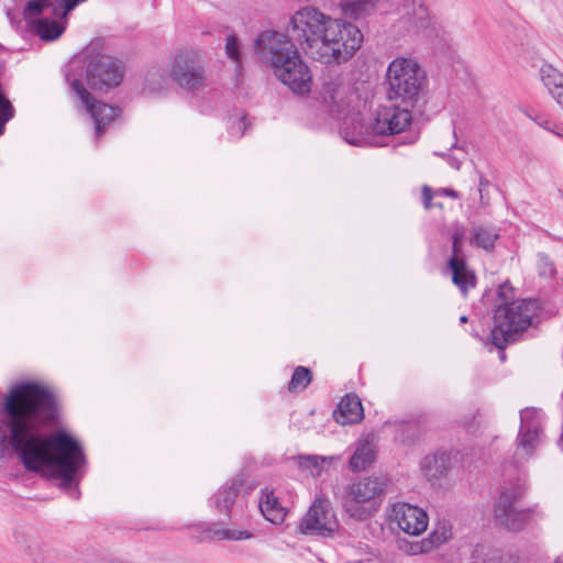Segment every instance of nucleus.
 Listing matches in <instances>:
<instances>
[{
    "label": "nucleus",
    "instance_id": "nucleus-36",
    "mask_svg": "<svg viewBox=\"0 0 563 563\" xmlns=\"http://www.w3.org/2000/svg\"><path fill=\"white\" fill-rule=\"evenodd\" d=\"M225 53L229 58L240 64V44L235 35H229L227 37Z\"/></svg>",
    "mask_w": 563,
    "mask_h": 563
},
{
    "label": "nucleus",
    "instance_id": "nucleus-1",
    "mask_svg": "<svg viewBox=\"0 0 563 563\" xmlns=\"http://www.w3.org/2000/svg\"><path fill=\"white\" fill-rule=\"evenodd\" d=\"M5 421L0 420V461L12 449L24 467L76 488L85 476L87 457L80 442L66 430L43 431L58 415L55 395L35 383L14 386L4 400Z\"/></svg>",
    "mask_w": 563,
    "mask_h": 563
},
{
    "label": "nucleus",
    "instance_id": "nucleus-15",
    "mask_svg": "<svg viewBox=\"0 0 563 563\" xmlns=\"http://www.w3.org/2000/svg\"><path fill=\"white\" fill-rule=\"evenodd\" d=\"M399 27L407 33L426 32L431 26V18L421 0H405L399 10Z\"/></svg>",
    "mask_w": 563,
    "mask_h": 563
},
{
    "label": "nucleus",
    "instance_id": "nucleus-32",
    "mask_svg": "<svg viewBox=\"0 0 563 563\" xmlns=\"http://www.w3.org/2000/svg\"><path fill=\"white\" fill-rule=\"evenodd\" d=\"M433 196H448L453 199H457L460 197L459 192L450 189V188H441L434 192H432L431 188L428 186H424L422 188V198H423V206L426 209H431L433 207L431 200ZM434 206L442 207L440 203H434Z\"/></svg>",
    "mask_w": 563,
    "mask_h": 563
},
{
    "label": "nucleus",
    "instance_id": "nucleus-10",
    "mask_svg": "<svg viewBox=\"0 0 563 563\" xmlns=\"http://www.w3.org/2000/svg\"><path fill=\"white\" fill-rule=\"evenodd\" d=\"M544 415L536 407L520 410V428L516 440V456L527 459L534 454L543 439Z\"/></svg>",
    "mask_w": 563,
    "mask_h": 563
},
{
    "label": "nucleus",
    "instance_id": "nucleus-21",
    "mask_svg": "<svg viewBox=\"0 0 563 563\" xmlns=\"http://www.w3.org/2000/svg\"><path fill=\"white\" fill-rule=\"evenodd\" d=\"M258 507L263 516L274 525L282 523L285 519V508L278 501L273 490L267 488L262 492Z\"/></svg>",
    "mask_w": 563,
    "mask_h": 563
},
{
    "label": "nucleus",
    "instance_id": "nucleus-37",
    "mask_svg": "<svg viewBox=\"0 0 563 563\" xmlns=\"http://www.w3.org/2000/svg\"><path fill=\"white\" fill-rule=\"evenodd\" d=\"M86 0H55L53 12L56 15H67L78 3L85 2Z\"/></svg>",
    "mask_w": 563,
    "mask_h": 563
},
{
    "label": "nucleus",
    "instance_id": "nucleus-44",
    "mask_svg": "<svg viewBox=\"0 0 563 563\" xmlns=\"http://www.w3.org/2000/svg\"><path fill=\"white\" fill-rule=\"evenodd\" d=\"M460 322H461V323H465V322H467V317H466V316H462V317L460 318Z\"/></svg>",
    "mask_w": 563,
    "mask_h": 563
},
{
    "label": "nucleus",
    "instance_id": "nucleus-31",
    "mask_svg": "<svg viewBox=\"0 0 563 563\" xmlns=\"http://www.w3.org/2000/svg\"><path fill=\"white\" fill-rule=\"evenodd\" d=\"M312 378L311 372L309 368L303 366H298L291 376L289 382L288 389L290 391H302L310 384Z\"/></svg>",
    "mask_w": 563,
    "mask_h": 563
},
{
    "label": "nucleus",
    "instance_id": "nucleus-41",
    "mask_svg": "<svg viewBox=\"0 0 563 563\" xmlns=\"http://www.w3.org/2000/svg\"><path fill=\"white\" fill-rule=\"evenodd\" d=\"M488 186H489V181L485 177L481 176L479 183H478V192H479L481 205L483 207L489 206V199H486L485 197H483V191H486Z\"/></svg>",
    "mask_w": 563,
    "mask_h": 563
},
{
    "label": "nucleus",
    "instance_id": "nucleus-45",
    "mask_svg": "<svg viewBox=\"0 0 563 563\" xmlns=\"http://www.w3.org/2000/svg\"><path fill=\"white\" fill-rule=\"evenodd\" d=\"M562 128H563V125H559V124L554 123V129H555L556 131H560Z\"/></svg>",
    "mask_w": 563,
    "mask_h": 563
},
{
    "label": "nucleus",
    "instance_id": "nucleus-3",
    "mask_svg": "<svg viewBox=\"0 0 563 563\" xmlns=\"http://www.w3.org/2000/svg\"><path fill=\"white\" fill-rule=\"evenodd\" d=\"M84 73L91 89L107 91L122 82L125 68L121 60L110 55L95 54V48L88 46L82 57L74 60L66 73V81L78 107L93 120L96 135L100 136L107 124L119 115L120 109L95 100L81 81Z\"/></svg>",
    "mask_w": 563,
    "mask_h": 563
},
{
    "label": "nucleus",
    "instance_id": "nucleus-17",
    "mask_svg": "<svg viewBox=\"0 0 563 563\" xmlns=\"http://www.w3.org/2000/svg\"><path fill=\"white\" fill-rule=\"evenodd\" d=\"M539 77L549 95L563 110V73L550 64L539 69Z\"/></svg>",
    "mask_w": 563,
    "mask_h": 563
},
{
    "label": "nucleus",
    "instance_id": "nucleus-8",
    "mask_svg": "<svg viewBox=\"0 0 563 563\" xmlns=\"http://www.w3.org/2000/svg\"><path fill=\"white\" fill-rule=\"evenodd\" d=\"M170 78L183 89L195 91L206 85V71L199 54L191 49L179 51L169 65Z\"/></svg>",
    "mask_w": 563,
    "mask_h": 563
},
{
    "label": "nucleus",
    "instance_id": "nucleus-39",
    "mask_svg": "<svg viewBox=\"0 0 563 563\" xmlns=\"http://www.w3.org/2000/svg\"><path fill=\"white\" fill-rule=\"evenodd\" d=\"M246 130V122L244 117L235 118L230 125V133L232 135L242 136Z\"/></svg>",
    "mask_w": 563,
    "mask_h": 563
},
{
    "label": "nucleus",
    "instance_id": "nucleus-2",
    "mask_svg": "<svg viewBox=\"0 0 563 563\" xmlns=\"http://www.w3.org/2000/svg\"><path fill=\"white\" fill-rule=\"evenodd\" d=\"M289 25L301 47L324 64L347 62L363 43V34L356 25L311 4L296 10Z\"/></svg>",
    "mask_w": 563,
    "mask_h": 563
},
{
    "label": "nucleus",
    "instance_id": "nucleus-23",
    "mask_svg": "<svg viewBox=\"0 0 563 563\" xmlns=\"http://www.w3.org/2000/svg\"><path fill=\"white\" fill-rule=\"evenodd\" d=\"M448 468L449 456L445 453L430 454L421 461V471L429 481L441 478Z\"/></svg>",
    "mask_w": 563,
    "mask_h": 563
},
{
    "label": "nucleus",
    "instance_id": "nucleus-27",
    "mask_svg": "<svg viewBox=\"0 0 563 563\" xmlns=\"http://www.w3.org/2000/svg\"><path fill=\"white\" fill-rule=\"evenodd\" d=\"M498 236L495 229L484 225L475 227L471 231V242L485 250L492 249Z\"/></svg>",
    "mask_w": 563,
    "mask_h": 563
},
{
    "label": "nucleus",
    "instance_id": "nucleus-30",
    "mask_svg": "<svg viewBox=\"0 0 563 563\" xmlns=\"http://www.w3.org/2000/svg\"><path fill=\"white\" fill-rule=\"evenodd\" d=\"M209 538L213 540H232V541H242V540H249L253 537V534L246 530H240V529H223V528H216L209 530Z\"/></svg>",
    "mask_w": 563,
    "mask_h": 563
},
{
    "label": "nucleus",
    "instance_id": "nucleus-7",
    "mask_svg": "<svg viewBox=\"0 0 563 563\" xmlns=\"http://www.w3.org/2000/svg\"><path fill=\"white\" fill-rule=\"evenodd\" d=\"M383 492V483L378 478L367 477L358 481L347 488L343 501L344 509L352 518L367 519L376 512V498Z\"/></svg>",
    "mask_w": 563,
    "mask_h": 563
},
{
    "label": "nucleus",
    "instance_id": "nucleus-25",
    "mask_svg": "<svg viewBox=\"0 0 563 563\" xmlns=\"http://www.w3.org/2000/svg\"><path fill=\"white\" fill-rule=\"evenodd\" d=\"M33 26L35 33L44 41H54L65 31V26L62 23L48 18L33 21Z\"/></svg>",
    "mask_w": 563,
    "mask_h": 563
},
{
    "label": "nucleus",
    "instance_id": "nucleus-9",
    "mask_svg": "<svg viewBox=\"0 0 563 563\" xmlns=\"http://www.w3.org/2000/svg\"><path fill=\"white\" fill-rule=\"evenodd\" d=\"M320 98L323 106L333 114H351L350 120L355 121V104L358 101L352 85L341 77L330 78L322 84Z\"/></svg>",
    "mask_w": 563,
    "mask_h": 563
},
{
    "label": "nucleus",
    "instance_id": "nucleus-42",
    "mask_svg": "<svg viewBox=\"0 0 563 563\" xmlns=\"http://www.w3.org/2000/svg\"><path fill=\"white\" fill-rule=\"evenodd\" d=\"M537 122L544 130H548V131L552 132L556 136L563 137V128L560 131H556L554 129V122H552L551 120H549V119H541V120H539Z\"/></svg>",
    "mask_w": 563,
    "mask_h": 563
},
{
    "label": "nucleus",
    "instance_id": "nucleus-20",
    "mask_svg": "<svg viewBox=\"0 0 563 563\" xmlns=\"http://www.w3.org/2000/svg\"><path fill=\"white\" fill-rule=\"evenodd\" d=\"M22 554L24 560L30 563H52L55 559L52 547L38 539H29Z\"/></svg>",
    "mask_w": 563,
    "mask_h": 563
},
{
    "label": "nucleus",
    "instance_id": "nucleus-16",
    "mask_svg": "<svg viewBox=\"0 0 563 563\" xmlns=\"http://www.w3.org/2000/svg\"><path fill=\"white\" fill-rule=\"evenodd\" d=\"M243 485L240 477H234L230 483L219 487V489L210 498V506L217 514L223 515L225 518H232V511L239 504V494Z\"/></svg>",
    "mask_w": 563,
    "mask_h": 563
},
{
    "label": "nucleus",
    "instance_id": "nucleus-4",
    "mask_svg": "<svg viewBox=\"0 0 563 563\" xmlns=\"http://www.w3.org/2000/svg\"><path fill=\"white\" fill-rule=\"evenodd\" d=\"M255 49L271 64L274 75L294 92L303 95L310 91V69L288 35L272 30L264 31L255 41Z\"/></svg>",
    "mask_w": 563,
    "mask_h": 563
},
{
    "label": "nucleus",
    "instance_id": "nucleus-43",
    "mask_svg": "<svg viewBox=\"0 0 563 563\" xmlns=\"http://www.w3.org/2000/svg\"><path fill=\"white\" fill-rule=\"evenodd\" d=\"M448 162H449V164H450V166H451L452 168H454V169H456V170H459V169H460V167H461V161H460L459 158L453 157V156H451V155H448Z\"/></svg>",
    "mask_w": 563,
    "mask_h": 563
},
{
    "label": "nucleus",
    "instance_id": "nucleus-34",
    "mask_svg": "<svg viewBox=\"0 0 563 563\" xmlns=\"http://www.w3.org/2000/svg\"><path fill=\"white\" fill-rule=\"evenodd\" d=\"M344 115L346 117V119H345V122H344V126H343V128H342V130H341V133H342L343 139H344L347 143H350V144H352V145H356V146L362 145V144H363V142H364V136H363V134H362L363 125H362L361 123H357V126H354V130H357V129H358L357 134H355V135H350L349 128H347V117H349L350 114H347V115H346V114H344Z\"/></svg>",
    "mask_w": 563,
    "mask_h": 563
},
{
    "label": "nucleus",
    "instance_id": "nucleus-29",
    "mask_svg": "<svg viewBox=\"0 0 563 563\" xmlns=\"http://www.w3.org/2000/svg\"><path fill=\"white\" fill-rule=\"evenodd\" d=\"M168 88L167 77L157 68L150 69L145 75V89L151 93H162Z\"/></svg>",
    "mask_w": 563,
    "mask_h": 563
},
{
    "label": "nucleus",
    "instance_id": "nucleus-38",
    "mask_svg": "<svg viewBox=\"0 0 563 563\" xmlns=\"http://www.w3.org/2000/svg\"><path fill=\"white\" fill-rule=\"evenodd\" d=\"M463 238H464V228L456 227L454 229L453 234H452V239H453V245H452L453 256H460V254L462 252Z\"/></svg>",
    "mask_w": 563,
    "mask_h": 563
},
{
    "label": "nucleus",
    "instance_id": "nucleus-28",
    "mask_svg": "<svg viewBox=\"0 0 563 563\" xmlns=\"http://www.w3.org/2000/svg\"><path fill=\"white\" fill-rule=\"evenodd\" d=\"M453 536L452 525L449 520L442 519L434 523V528L429 533L427 540L432 549L440 547L449 541Z\"/></svg>",
    "mask_w": 563,
    "mask_h": 563
},
{
    "label": "nucleus",
    "instance_id": "nucleus-35",
    "mask_svg": "<svg viewBox=\"0 0 563 563\" xmlns=\"http://www.w3.org/2000/svg\"><path fill=\"white\" fill-rule=\"evenodd\" d=\"M537 268L540 276L543 277H552L555 273V267L553 262L549 258V256L544 254L538 255Z\"/></svg>",
    "mask_w": 563,
    "mask_h": 563
},
{
    "label": "nucleus",
    "instance_id": "nucleus-46",
    "mask_svg": "<svg viewBox=\"0 0 563 563\" xmlns=\"http://www.w3.org/2000/svg\"><path fill=\"white\" fill-rule=\"evenodd\" d=\"M483 197H485L486 199H489L486 191H483Z\"/></svg>",
    "mask_w": 563,
    "mask_h": 563
},
{
    "label": "nucleus",
    "instance_id": "nucleus-14",
    "mask_svg": "<svg viewBox=\"0 0 563 563\" xmlns=\"http://www.w3.org/2000/svg\"><path fill=\"white\" fill-rule=\"evenodd\" d=\"M389 520L409 536L423 533L429 525L427 512L422 508L407 503L394 504L389 510Z\"/></svg>",
    "mask_w": 563,
    "mask_h": 563
},
{
    "label": "nucleus",
    "instance_id": "nucleus-18",
    "mask_svg": "<svg viewBox=\"0 0 563 563\" xmlns=\"http://www.w3.org/2000/svg\"><path fill=\"white\" fill-rule=\"evenodd\" d=\"M335 421L342 426L356 423L363 418V407L356 395H346L341 399L333 412Z\"/></svg>",
    "mask_w": 563,
    "mask_h": 563
},
{
    "label": "nucleus",
    "instance_id": "nucleus-22",
    "mask_svg": "<svg viewBox=\"0 0 563 563\" xmlns=\"http://www.w3.org/2000/svg\"><path fill=\"white\" fill-rule=\"evenodd\" d=\"M382 0H340L341 14L349 19L358 20L373 13Z\"/></svg>",
    "mask_w": 563,
    "mask_h": 563
},
{
    "label": "nucleus",
    "instance_id": "nucleus-40",
    "mask_svg": "<svg viewBox=\"0 0 563 563\" xmlns=\"http://www.w3.org/2000/svg\"><path fill=\"white\" fill-rule=\"evenodd\" d=\"M432 550H433L432 547L430 545L429 541L426 538L421 541L410 544L409 552H410V554L416 555V554H421V553H428Z\"/></svg>",
    "mask_w": 563,
    "mask_h": 563
},
{
    "label": "nucleus",
    "instance_id": "nucleus-26",
    "mask_svg": "<svg viewBox=\"0 0 563 563\" xmlns=\"http://www.w3.org/2000/svg\"><path fill=\"white\" fill-rule=\"evenodd\" d=\"M333 460V456L306 455L299 457V465L316 477L320 476L332 464Z\"/></svg>",
    "mask_w": 563,
    "mask_h": 563
},
{
    "label": "nucleus",
    "instance_id": "nucleus-5",
    "mask_svg": "<svg viewBox=\"0 0 563 563\" xmlns=\"http://www.w3.org/2000/svg\"><path fill=\"white\" fill-rule=\"evenodd\" d=\"M512 290L514 288L507 283L500 285L498 289L500 303L495 311L490 340L499 350L514 342L518 333L527 330L540 309L538 301L532 299L508 302Z\"/></svg>",
    "mask_w": 563,
    "mask_h": 563
},
{
    "label": "nucleus",
    "instance_id": "nucleus-19",
    "mask_svg": "<svg viewBox=\"0 0 563 563\" xmlns=\"http://www.w3.org/2000/svg\"><path fill=\"white\" fill-rule=\"evenodd\" d=\"M452 272V282L466 296L467 291L475 287V275L466 266L461 256H452L449 262Z\"/></svg>",
    "mask_w": 563,
    "mask_h": 563
},
{
    "label": "nucleus",
    "instance_id": "nucleus-13",
    "mask_svg": "<svg viewBox=\"0 0 563 563\" xmlns=\"http://www.w3.org/2000/svg\"><path fill=\"white\" fill-rule=\"evenodd\" d=\"M411 123V113L408 109L396 106L379 107L367 123L366 130L376 135L398 134Z\"/></svg>",
    "mask_w": 563,
    "mask_h": 563
},
{
    "label": "nucleus",
    "instance_id": "nucleus-12",
    "mask_svg": "<svg viewBox=\"0 0 563 563\" xmlns=\"http://www.w3.org/2000/svg\"><path fill=\"white\" fill-rule=\"evenodd\" d=\"M520 487H510L501 492L495 506V518L499 525L509 531H520L527 521L537 514V507L519 509L517 504L521 498Z\"/></svg>",
    "mask_w": 563,
    "mask_h": 563
},
{
    "label": "nucleus",
    "instance_id": "nucleus-33",
    "mask_svg": "<svg viewBox=\"0 0 563 563\" xmlns=\"http://www.w3.org/2000/svg\"><path fill=\"white\" fill-rule=\"evenodd\" d=\"M51 4L49 0H31L24 9V18L33 24L35 18Z\"/></svg>",
    "mask_w": 563,
    "mask_h": 563
},
{
    "label": "nucleus",
    "instance_id": "nucleus-11",
    "mask_svg": "<svg viewBox=\"0 0 563 563\" xmlns=\"http://www.w3.org/2000/svg\"><path fill=\"white\" fill-rule=\"evenodd\" d=\"M339 530V520L329 499L318 497L299 522V531L307 536L332 537Z\"/></svg>",
    "mask_w": 563,
    "mask_h": 563
},
{
    "label": "nucleus",
    "instance_id": "nucleus-6",
    "mask_svg": "<svg viewBox=\"0 0 563 563\" xmlns=\"http://www.w3.org/2000/svg\"><path fill=\"white\" fill-rule=\"evenodd\" d=\"M426 81V73L416 58L396 57L386 69L387 97L389 100L413 106L418 101Z\"/></svg>",
    "mask_w": 563,
    "mask_h": 563
},
{
    "label": "nucleus",
    "instance_id": "nucleus-24",
    "mask_svg": "<svg viewBox=\"0 0 563 563\" xmlns=\"http://www.w3.org/2000/svg\"><path fill=\"white\" fill-rule=\"evenodd\" d=\"M375 460V448L368 439L357 442L355 451L350 460V466L354 472L365 470Z\"/></svg>",
    "mask_w": 563,
    "mask_h": 563
}]
</instances>
